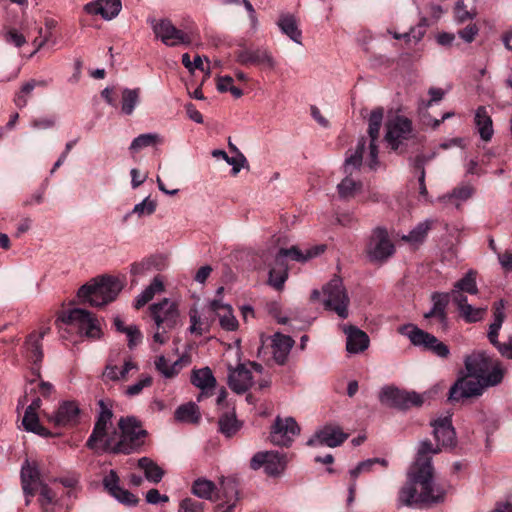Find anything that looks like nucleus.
Wrapping results in <instances>:
<instances>
[{"mask_svg": "<svg viewBox=\"0 0 512 512\" xmlns=\"http://www.w3.org/2000/svg\"><path fill=\"white\" fill-rule=\"evenodd\" d=\"M192 493L201 499L212 500L216 494L217 486L211 480L198 478L192 484Z\"/></svg>", "mask_w": 512, "mask_h": 512, "instance_id": "39", "label": "nucleus"}, {"mask_svg": "<svg viewBox=\"0 0 512 512\" xmlns=\"http://www.w3.org/2000/svg\"><path fill=\"white\" fill-rule=\"evenodd\" d=\"M49 328H43L39 332L31 333L23 346V356L34 365L38 366L43 359L42 339L48 333ZM33 373L40 375L39 367L32 368Z\"/></svg>", "mask_w": 512, "mask_h": 512, "instance_id": "20", "label": "nucleus"}, {"mask_svg": "<svg viewBox=\"0 0 512 512\" xmlns=\"http://www.w3.org/2000/svg\"><path fill=\"white\" fill-rule=\"evenodd\" d=\"M190 322H191V325L189 327V331L193 334L202 335L203 334L202 322H201V318L198 315L197 311L190 312Z\"/></svg>", "mask_w": 512, "mask_h": 512, "instance_id": "61", "label": "nucleus"}, {"mask_svg": "<svg viewBox=\"0 0 512 512\" xmlns=\"http://www.w3.org/2000/svg\"><path fill=\"white\" fill-rule=\"evenodd\" d=\"M22 425L28 432H32L43 437L51 435V433L40 424L39 417L36 412L25 410Z\"/></svg>", "mask_w": 512, "mask_h": 512, "instance_id": "44", "label": "nucleus"}, {"mask_svg": "<svg viewBox=\"0 0 512 512\" xmlns=\"http://www.w3.org/2000/svg\"><path fill=\"white\" fill-rule=\"evenodd\" d=\"M428 93L431 96V98L427 102L422 101L421 106L423 108H428L434 102H439L444 96V91L440 88H430Z\"/></svg>", "mask_w": 512, "mask_h": 512, "instance_id": "63", "label": "nucleus"}, {"mask_svg": "<svg viewBox=\"0 0 512 512\" xmlns=\"http://www.w3.org/2000/svg\"><path fill=\"white\" fill-rule=\"evenodd\" d=\"M432 426L438 446L434 447L429 440L419 443L416 460L408 473V481L399 492V501L405 506L433 504L444 499V491L433 483L431 455L440 452V445L442 447L454 446L456 434L451 416L435 420Z\"/></svg>", "mask_w": 512, "mask_h": 512, "instance_id": "1", "label": "nucleus"}, {"mask_svg": "<svg viewBox=\"0 0 512 512\" xmlns=\"http://www.w3.org/2000/svg\"><path fill=\"white\" fill-rule=\"evenodd\" d=\"M55 123H56L55 118H53V117H43V118L34 119L31 122V126L34 129L46 130V129L52 128L55 125Z\"/></svg>", "mask_w": 512, "mask_h": 512, "instance_id": "60", "label": "nucleus"}, {"mask_svg": "<svg viewBox=\"0 0 512 512\" xmlns=\"http://www.w3.org/2000/svg\"><path fill=\"white\" fill-rule=\"evenodd\" d=\"M148 310L155 325L151 349L157 351L159 346L168 342V332L180 324V312L177 302L169 298L151 304Z\"/></svg>", "mask_w": 512, "mask_h": 512, "instance_id": "3", "label": "nucleus"}, {"mask_svg": "<svg viewBox=\"0 0 512 512\" xmlns=\"http://www.w3.org/2000/svg\"><path fill=\"white\" fill-rule=\"evenodd\" d=\"M210 309L218 316L220 326L226 331H235L238 328V321L233 315L232 307L220 300H212Z\"/></svg>", "mask_w": 512, "mask_h": 512, "instance_id": "29", "label": "nucleus"}, {"mask_svg": "<svg viewBox=\"0 0 512 512\" xmlns=\"http://www.w3.org/2000/svg\"><path fill=\"white\" fill-rule=\"evenodd\" d=\"M164 291V283L160 276H156L149 286H147L135 299L134 307L140 309L158 293Z\"/></svg>", "mask_w": 512, "mask_h": 512, "instance_id": "35", "label": "nucleus"}, {"mask_svg": "<svg viewBox=\"0 0 512 512\" xmlns=\"http://www.w3.org/2000/svg\"><path fill=\"white\" fill-rule=\"evenodd\" d=\"M58 320L77 328L87 337L98 338L100 336L98 320L84 309L75 308L68 312H63Z\"/></svg>", "mask_w": 512, "mask_h": 512, "instance_id": "11", "label": "nucleus"}, {"mask_svg": "<svg viewBox=\"0 0 512 512\" xmlns=\"http://www.w3.org/2000/svg\"><path fill=\"white\" fill-rule=\"evenodd\" d=\"M151 384L152 378L150 376H144L136 383L128 386L125 390V394L129 397L139 395L145 387H149Z\"/></svg>", "mask_w": 512, "mask_h": 512, "instance_id": "54", "label": "nucleus"}, {"mask_svg": "<svg viewBox=\"0 0 512 512\" xmlns=\"http://www.w3.org/2000/svg\"><path fill=\"white\" fill-rule=\"evenodd\" d=\"M300 433V427L292 417H276L270 431V441L273 445L289 447L294 438Z\"/></svg>", "mask_w": 512, "mask_h": 512, "instance_id": "15", "label": "nucleus"}, {"mask_svg": "<svg viewBox=\"0 0 512 512\" xmlns=\"http://www.w3.org/2000/svg\"><path fill=\"white\" fill-rule=\"evenodd\" d=\"M478 33L479 27L475 23H469L458 31L459 37L466 43L473 42Z\"/></svg>", "mask_w": 512, "mask_h": 512, "instance_id": "56", "label": "nucleus"}, {"mask_svg": "<svg viewBox=\"0 0 512 512\" xmlns=\"http://www.w3.org/2000/svg\"><path fill=\"white\" fill-rule=\"evenodd\" d=\"M367 139H359L354 151H351L345 159L343 169L345 178L337 185L339 197L341 199H351L361 192L363 184L361 181L352 177L353 173L358 171L362 165L364 155L367 151Z\"/></svg>", "mask_w": 512, "mask_h": 512, "instance_id": "7", "label": "nucleus"}, {"mask_svg": "<svg viewBox=\"0 0 512 512\" xmlns=\"http://www.w3.org/2000/svg\"><path fill=\"white\" fill-rule=\"evenodd\" d=\"M412 122L405 116L396 115L386 123L385 141L392 150H397L412 136Z\"/></svg>", "mask_w": 512, "mask_h": 512, "instance_id": "12", "label": "nucleus"}, {"mask_svg": "<svg viewBox=\"0 0 512 512\" xmlns=\"http://www.w3.org/2000/svg\"><path fill=\"white\" fill-rule=\"evenodd\" d=\"M169 498L166 495H161L160 492L157 489H150L146 493V501L149 504H158L161 502H168Z\"/></svg>", "mask_w": 512, "mask_h": 512, "instance_id": "62", "label": "nucleus"}, {"mask_svg": "<svg viewBox=\"0 0 512 512\" xmlns=\"http://www.w3.org/2000/svg\"><path fill=\"white\" fill-rule=\"evenodd\" d=\"M432 226V221L425 220L418 223L407 235H403L402 240L413 245L422 243Z\"/></svg>", "mask_w": 512, "mask_h": 512, "instance_id": "47", "label": "nucleus"}, {"mask_svg": "<svg viewBox=\"0 0 512 512\" xmlns=\"http://www.w3.org/2000/svg\"><path fill=\"white\" fill-rule=\"evenodd\" d=\"M140 88H125L121 93V112L124 115L133 114L136 106L140 102Z\"/></svg>", "mask_w": 512, "mask_h": 512, "instance_id": "38", "label": "nucleus"}, {"mask_svg": "<svg viewBox=\"0 0 512 512\" xmlns=\"http://www.w3.org/2000/svg\"><path fill=\"white\" fill-rule=\"evenodd\" d=\"M379 399L382 404L400 409H408L412 406H421L423 396L416 392L403 391L394 387H385L381 390Z\"/></svg>", "mask_w": 512, "mask_h": 512, "instance_id": "14", "label": "nucleus"}, {"mask_svg": "<svg viewBox=\"0 0 512 512\" xmlns=\"http://www.w3.org/2000/svg\"><path fill=\"white\" fill-rule=\"evenodd\" d=\"M3 39L7 44L13 45L17 48L22 47L26 43V37L16 28H8L3 33Z\"/></svg>", "mask_w": 512, "mask_h": 512, "instance_id": "52", "label": "nucleus"}, {"mask_svg": "<svg viewBox=\"0 0 512 512\" xmlns=\"http://www.w3.org/2000/svg\"><path fill=\"white\" fill-rule=\"evenodd\" d=\"M320 298H322V304L326 310L336 313L341 319L348 318L350 298L340 277H333L323 286L322 291L317 289L312 291V300Z\"/></svg>", "mask_w": 512, "mask_h": 512, "instance_id": "6", "label": "nucleus"}, {"mask_svg": "<svg viewBox=\"0 0 512 512\" xmlns=\"http://www.w3.org/2000/svg\"><path fill=\"white\" fill-rule=\"evenodd\" d=\"M252 383V372L244 364H239L236 368H229L228 385L235 393H245Z\"/></svg>", "mask_w": 512, "mask_h": 512, "instance_id": "23", "label": "nucleus"}, {"mask_svg": "<svg viewBox=\"0 0 512 512\" xmlns=\"http://www.w3.org/2000/svg\"><path fill=\"white\" fill-rule=\"evenodd\" d=\"M344 333L347 336L346 349L349 353L357 354L365 351L369 346L368 335L355 326H344Z\"/></svg>", "mask_w": 512, "mask_h": 512, "instance_id": "28", "label": "nucleus"}, {"mask_svg": "<svg viewBox=\"0 0 512 512\" xmlns=\"http://www.w3.org/2000/svg\"><path fill=\"white\" fill-rule=\"evenodd\" d=\"M287 277V264L275 261V267L271 268L269 271V284L275 289L280 290L283 288Z\"/></svg>", "mask_w": 512, "mask_h": 512, "instance_id": "48", "label": "nucleus"}, {"mask_svg": "<svg viewBox=\"0 0 512 512\" xmlns=\"http://www.w3.org/2000/svg\"><path fill=\"white\" fill-rule=\"evenodd\" d=\"M324 251V246H315L312 248H307L305 251H302L297 246H292L289 249L281 248L277 251L275 255L276 262L286 263V258L290 257L292 260L297 262H306L313 257L320 255Z\"/></svg>", "mask_w": 512, "mask_h": 512, "instance_id": "27", "label": "nucleus"}, {"mask_svg": "<svg viewBox=\"0 0 512 512\" xmlns=\"http://www.w3.org/2000/svg\"><path fill=\"white\" fill-rule=\"evenodd\" d=\"M394 252V244L389 239L386 229L380 227L374 229L366 246V254L369 260L374 263H383Z\"/></svg>", "mask_w": 512, "mask_h": 512, "instance_id": "10", "label": "nucleus"}, {"mask_svg": "<svg viewBox=\"0 0 512 512\" xmlns=\"http://www.w3.org/2000/svg\"><path fill=\"white\" fill-rule=\"evenodd\" d=\"M493 324H498L502 326L503 321L505 319V313H504V303L502 300L495 303L494 305V312H493Z\"/></svg>", "mask_w": 512, "mask_h": 512, "instance_id": "64", "label": "nucleus"}, {"mask_svg": "<svg viewBox=\"0 0 512 512\" xmlns=\"http://www.w3.org/2000/svg\"><path fill=\"white\" fill-rule=\"evenodd\" d=\"M218 425L219 431L226 437H232L241 427V424L236 419V415L233 411L226 412L221 415L218 421Z\"/></svg>", "mask_w": 512, "mask_h": 512, "instance_id": "45", "label": "nucleus"}, {"mask_svg": "<svg viewBox=\"0 0 512 512\" xmlns=\"http://www.w3.org/2000/svg\"><path fill=\"white\" fill-rule=\"evenodd\" d=\"M38 489H40V492H39V502L42 505V507L44 509V512H48V509H47L46 506L53 503L55 495L44 484L39 485Z\"/></svg>", "mask_w": 512, "mask_h": 512, "instance_id": "57", "label": "nucleus"}, {"mask_svg": "<svg viewBox=\"0 0 512 512\" xmlns=\"http://www.w3.org/2000/svg\"><path fill=\"white\" fill-rule=\"evenodd\" d=\"M226 162L232 166V174L237 175L240 172V170L244 167L247 160L242 153L238 152V155L235 157L228 156Z\"/></svg>", "mask_w": 512, "mask_h": 512, "instance_id": "59", "label": "nucleus"}, {"mask_svg": "<svg viewBox=\"0 0 512 512\" xmlns=\"http://www.w3.org/2000/svg\"><path fill=\"white\" fill-rule=\"evenodd\" d=\"M278 26L282 33L286 34L295 43L301 44L302 33L293 15H282L278 20Z\"/></svg>", "mask_w": 512, "mask_h": 512, "instance_id": "37", "label": "nucleus"}, {"mask_svg": "<svg viewBox=\"0 0 512 512\" xmlns=\"http://www.w3.org/2000/svg\"><path fill=\"white\" fill-rule=\"evenodd\" d=\"M138 466L144 471L146 479L150 482L158 483L164 475L162 468L147 457L139 459Z\"/></svg>", "mask_w": 512, "mask_h": 512, "instance_id": "46", "label": "nucleus"}, {"mask_svg": "<svg viewBox=\"0 0 512 512\" xmlns=\"http://www.w3.org/2000/svg\"><path fill=\"white\" fill-rule=\"evenodd\" d=\"M160 141H161V139H160L159 135L156 133L141 134L138 137L133 139L129 149L131 151H139L143 148L154 145Z\"/></svg>", "mask_w": 512, "mask_h": 512, "instance_id": "50", "label": "nucleus"}, {"mask_svg": "<svg viewBox=\"0 0 512 512\" xmlns=\"http://www.w3.org/2000/svg\"><path fill=\"white\" fill-rule=\"evenodd\" d=\"M103 485L110 495L122 504L135 506L139 501L133 493L119 486V477L114 470H110L104 477Z\"/></svg>", "mask_w": 512, "mask_h": 512, "instance_id": "22", "label": "nucleus"}, {"mask_svg": "<svg viewBox=\"0 0 512 512\" xmlns=\"http://www.w3.org/2000/svg\"><path fill=\"white\" fill-rule=\"evenodd\" d=\"M487 387L483 382L469 375L462 377L450 388L449 400L460 401L465 398L480 396Z\"/></svg>", "mask_w": 512, "mask_h": 512, "instance_id": "18", "label": "nucleus"}, {"mask_svg": "<svg viewBox=\"0 0 512 512\" xmlns=\"http://www.w3.org/2000/svg\"><path fill=\"white\" fill-rule=\"evenodd\" d=\"M178 512H203V504L191 498H186L180 502Z\"/></svg>", "mask_w": 512, "mask_h": 512, "instance_id": "58", "label": "nucleus"}, {"mask_svg": "<svg viewBox=\"0 0 512 512\" xmlns=\"http://www.w3.org/2000/svg\"><path fill=\"white\" fill-rule=\"evenodd\" d=\"M430 159V157L425 156H417L415 160V166L420 170V174L418 177L419 182V194L425 198L428 197V190L425 185V169L424 164Z\"/></svg>", "mask_w": 512, "mask_h": 512, "instance_id": "53", "label": "nucleus"}, {"mask_svg": "<svg viewBox=\"0 0 512 512\" xmlns=\"http://www.w3.org/2000/svg\"><path fill=\"white\" fill-rule=\"evenodd\" d=\"M156 207L157 202L147 196L140 203L136 204L131 211L127 212L123 216V221H128L133 215H136L137 218L150 216L156 211Z\"/></svg>", "mask_w": 512, "mask_h": 512, "instance_id": "41", "label": "nucleus"}, {"mask_svg": "<svg viewBox=\"0 0 512 512\" xmlns=\"http://www.w3.org/2000/svg\"><path fill=\"white\" fill-rule=\"evenodd\" d=\"M128 339V347L133 349L139 343H141L143 335L136 325H130L125 329V333Z\"/></svg>", "mask_w": 512, "mask_h": 512, "instance_id": "55", "label": "nucleus"}, {"mask_svg": "<svg viewBox=\"0 0 512 512\" xmlns=\"http://www.w3.org/2000/svg\"><path fill=\"white\" fill-rule=\"evenodd\" d=\"M182 358L176 360L174 363L169 364L164 355L156 358L154 364L156 370L165 378H173L179 374L182 368Z\"/></svg>", "mask_w": 512, "mask_h": 512, "instance_id": "43", "label": "nucleus"}, {"mask_svg": "<svg viewBox=\"0 0 512 512\" xmlns=\"http://www.w3.org/2000/svg\"><path fill=\"white\" fill-rule=\"evenodd\" d=\"M347 437L348 435L344 433L340 427L326 425L316 431L306 444L311 447L328 446L333 448L341 445Z\"/></svg>", "mask_w": 512, "mask_h": 512, "instance_id": "19", "label": "nucleus"}, {"mask_svg": "<svg viewBox=\"0 0 512 512\" xmlns=\"http://www.w3.org/2000/svg\"><path fill=\"white\" fill-rule=\"evenodd\" d=\"M399 332L407 336L414 346L421 347L437 357L445 359L450 355V349L445 343L415 325H404L399 328Z\"/></svg>", "mask_w": 512, "mask_h": 512, "instance_id": "8", "label": "nucleus"}, {"mask_svg": "<svg viewBox=\"0 0 512 512\" xmlns=\"http://www.w3.org/2000/svg\"><path fill=\"white\" fill-rule=\"evenodd\" d=\"M36 88V80L31 79L21 87L20 91L14 97V103L18 108H24L28 103V96Z\"/></svg>", "mask_w": 512, "mask_h": 512, "instance_id": "51", "label": "nucleus"}, {"mask_svg": "<svg viewBox=\"0 0 512 512\" xmlns=\"http://www.w3.org/2000/svg\"><path fill=\"white\" fill-rule=\"evenodd\" d=\"M293 345L294 340L290 336L275 333L272 336L271 344L274 360L278 364L283 365L286 362Z\"/></svg>", "mask_w": 512, "mask_h": 512, "instance_id": "31", "label": "nucleus"}, {"mask_svg": "<svg viewBox=\"0 0 512 512\" xmlns=\"http://www.w3.org/2000/svg\"><path fill=\"white\" fill-rule=\"evenodd\" d=\"M433 306L427 313L424 314V318L431 319L432 317L440 316V331L446 332L449 329V322L447 317V306L449 303V294L435 292L431 296Z\"/></svg>", "mask_w": 512, "mask_h": 512, "instance_id": "26", "label": "nucleus"}, {"mask_svg": "<svg viewBox=\"0 0 512 512\" xmlns=\"http://www.w3.org/2000/svg\"><path fill=\"white\" fill-rule=\"evenodd\" d=\"M465 293L471 295H476L478 293L476 272L474 270H469L460 280H458L448 294L452 302L461 303L464 299H467L464 295Z\"/></svg>", "mask_w": 512, "mask_h": 512, "instance_id": "24", "label": "nucleus"}, {"mask_svg": "<svg viewBox=\"0 0 512 512\" xmlns=\"http://www.w3.org/2000/svg\"><path fill=\"white\" fill-rule=\"evenodd\" d=\"M147 21L155 37L166 46L190 45L194 40L193 32L176 28L169 19L149 18Z\"/></svg>", "mask_w": 512, "mask_h": 512, "instance_id": "9", "label": "nucleus"}, {"mask_svg": "<svg viewBox=\"0 0 512 512\" xmlns=\"http://www.w3.org/2000/svg\"><path fill=\"white\" fill-rule=\"evenodd\" d=\"M474 193V188L471 185L463 184L455 187L452 192L444 194L438 198V202L446 205L459 208L460 205L468 200Z\"/></svg>", "mask_w": 512, "mask_h": 512, "instance_id": "34", "label": "nucleus"}, {"mask_svg": "<svg viewBox=\"0 0 512 512\" xmlns=\"http://www.w3.org/2000/svg\"><path fill=\"white\" fill-rule=\"evenodd\" d=\"M384 109L377 107L371 111L368 119V155L366 158V164L370 169H375L378 165V139L380 128L383 122Z\"/></svg>", "mask_w": 512, "mask_h": 512, "instance_id": "16", "label": "nucleus"}, {"mask_svg": "<svg viewBox=\"0 0 512 512\" xmlns=\"http://www.w3.org/2000/svg\"><path fill=\"white\" fill-rule=\"evenodd\" d=\"M22 488L26 497L33 496L38 486L41 485L39 479V472L36 467L31 466L28 461L22 466L21 469ZM29 498L26 499V504H29Z\"/></svg>", "mask_w": 512, "mask_h": 512, "instance_id": "32", "label": "nucleus"}, {"mask_svg": "<svg viewBox=\"0 0 512 512\" xmlns=\"http://www.w3.org/2000/svg\"><path fill=\"white\" fill-rule=\"evenodd\" d=\"M98 405L100 411L86 443L88 448L95 452L130 454L143 444L146 431L136 417H121L118 421L120 432L116 429L109 431L113 412L104 400H99Z\"/></svg>", "mask_w": 512, "mask_h": 512, "instance_id": "2", "label": "nucleus"}, {"mask_svg": "<svg viewBox=\"0 0 512 512\" xmlns=\"http://www.w3.org/2000/svg\"><path fill=\"white\" fill-rule=\"evenodd\" d=\"M474 123L479 132L480 138L485 142L490 141L494 134V129L493 121L487 107L479 106L476 109Z\"/></svg>", "mask_w": 512, "mask_h": 512, "instance_id": "33", "label": "nucleus"}, {"mask_svg": "<svg viewBox=\"0 0 512 512\" xmlns=\"http://www.w3.org/2000/svg\"><path fill=\"white\" fill-rule=\"evenodd\" d=\"M191 383L201 390L214 388L216 379L209 367L195 369L191 373Z\"/></svg>", "mask_w": 512, "mask_h": 512, "instance_id": "36", "label": "nucleus"}, {"mask_svg": "<svg viewBox=\"0 0 512 512\" xmlns=\"http://www.w3.org/2000/svg\"><path fill=\"white\" fill-rule=\"evenodd\" d=\"M286 466V455L274 451L258 452L250 460V467L253 470L264 467L265 473L271 477L280 476L285 471Z\"/></svg>", "mask_w": 512, "mask_h": 512, "instance_id": "13", "label": "nucleus"}, {"mask_svg": "<svg viewBox=\"0 0 512 512\" xmlns=\"http://www.w3.org/2000/svg\"><path fill=\"white\" fill-rule=\"evenodd\" d=\"M122 290L121 282L111 276L94 278L78 290L81 303H88L93 307H102L116 299Z\"/></svg>", "mask_w": 512, "mask_h": 512, "instance_id": "4", "label": "nucleus"}, {"mask_svg": "<svg viewBox=\"0 0 512 512\" xmlns=\"http://www.w3.org/2000/svg\"><path fill=\"white\" fill-rule=\"evenodd\" d=\"M220 489L225 501L217 506L216 512H232L238 500L236 480L233 478H223Z\"/></svg>", "mask_w": 512, "mask_h": 512, "instance_id": "30", "label": "nucleus"}, {"mask_svg": "<svg viewBox=\"0 0 512 512\" xmlns=\"http://www.w3.org/2000/svg\"><path fill=\"white\" fill-rule=\"evenodd\" d=\"M464 363L468 375L483 382L486 386H496L504 377L501 363L484 351L472 353L465 358Z\"/></svg>", "mask_w": 512, "mask_h": 512, "instance_id": "5", "label": "nucleus"}, {"mask_svg": "<svg viewBox=\"0 0 512 512\" xmlns=\"http://www.w3.org/2000/svg\"><path fill=\"white\" fill-rule=\"evenodd\" d=\"M236 61L241 65H255L262 68L274 69L276 60L265 47L245 48L237 52Z\"/></svg>", "mask_w": 512, "mask_h": 512, "instance_id": "17", "label": "nucleus"}, {"mask_svg": "<svg viewBox=\"0 0 512 512\" xmlns=\"http://www.w3.org/2000/svg\"><path fill=\"white\" fill-rule=\"evenodd\" d=\"M121 0H96L87 3L84 10L91 15H100L105 20L115 18L121 11Z\"/></svg>", "mask_w": 512, "mask_h": 512, "instance_id": "25", "label": "nucleus"}, {"mask_svg": "<svg viewBox=\"0 0 512 512\" xmlns=\"http://www.w3.org/2000/svg\"><path fill=\"white\" fill-rule=\"evenodd\" d=\"M460 313V316L467 322V323H474L480 321L484 314L486 313L487 308H476L472 305L468 304L467 299H464V301L460 302H453Z\"/></svg>", "mask_w": 512, "mask_h": 512, "instance_id": "40", "label": "nucleus"}, {"mask_svg": "<svg viewBox=\"0 0 512 512\" xmlns=\"http://www.w3.org/2000/svg\"><path fill=\"white\" fill-rule=\"evenodd\" d=\"M175 419L179 422L197 423L200 419L198 406L193 402L179 406L175 411Z\"/></svg>", "mask_w": 512, "mask_h": 512, "instance_id": "42", "label": "nucleus"}, {"mask_svg": "<svg viewBox=\"0 0 512 512\" xmlns=\"http://www.w3.org/2000/svg\"><path fill=\"white\" fill-rule=\"evenodd\" d=\"M474 0H458L455 7V18L457 22L464 23L472 20L476 16V10L473 5Z\"/></svg>", "mask_w": 512, "mask_h": 512, "instance_id": "49", "label": "nucleus"}, {"mask_svg": "<svg viewBox=\"0 0 512 512\" xmlns=\"http://www.w3.org/2000/svg\"><path fill=\"white\" fill-rule=\"evenodd\" d=\"M80 409L75 401H63L48 420L57 427H71L79 422Z\"/></svg>", "mask_w": 512, "mask_h": 512, "instance_id": "21", "label": "nucleus"}]
</instances>
